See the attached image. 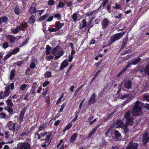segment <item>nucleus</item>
I'll use <instances>...</instances> for the list:
<instances>
[{"mask_svg": "<svg viewBox=\"0 0 149 149\" xmlns=\"http://www.w3.org/2000/svg\"><path fill=\"white\" fill-rule=\"evenodd\" d=\"M142 103L137 100L134 106L132 111H128L125 113V117L127 120L126 123L128 125H132L134 124V118L133 117L141 115L142 112L141 111Z\"/></svg>", "mask_w": 149, "mask_h": 149, "instance_id": "1", "label": "nucleus"}, {"mask_svg": "<svg viewBox=\"0 0 149 149\" xmlns=\"http://www.w3.org/2000/svg\"><path fill=\"white\" fill-rule=\"evenodd\" d=\"M54 134L55 133L54 131L48 132V134L46 136L44 142H43L42 144H41L42 147L45 148L49 146Z\"/></svg>", "mask_w": 149, "mask_h": 149, "instance_id": "2", "label": "nucleus"}, {"mask_svg": "<svg viewBox=\"0 0 149 149\" xmlns=\"http://www.w3.org/2000/svg\"><path fill=\"white\" fill-rule=\"evenodd\" d=\"M125 32H123L122 33H118L115 34L113 36L111 37V43H109V45L111 43L117 40H118L121 38L125 34Z\"/></svg>", "mask_w": 149, "mask_h": 149, "instance_id": "3", "label": "nucleus"}, {"mask_svg": "<svg viewBox=\"0 0 149 149\" xmlns=\"http://www.w3.org/2000/svg\"><path fill=\"white\" fill-rule=\"evenodd\" d=\"M10 94V90L9 87L5 88V91L3 92L1 91L0 93V99H2L8 96Z\"/></svg>", "mask_w": 149, "mask_h": 149, "instance_id": "4", "label": "nucleus"}, {"mask_svg": "<svg viewBox=\"0 0 149 149\" xmlns=\"http://www.w3.org/2000/svg\"><path fill=\"white\" fill-rule=\"evenodd\" d=\"M19 149H30V144L27 142L19 143L18 145Z\"/></svg>", "mask_w": 149, "mask_h": 149, "instance_id": "5", "label": "nucleus"}, {"mask_svg": "<svg viewBox=\"0 0 149 149\" xmlns=\"http://www.w3.org/2000/svg\"><path fill=\"white\" fill-rule=\"evenodd\" d=\"M16 123H13L12 121L8 122L7 125V126L9 130H12L14 132L15 130Z\"/></svg>", "mask_w": 149, "mask_h": 149, "instance_id": "6", "label": "nucleus"}, {"mask_svg": "<svg viewBox=\"0 0 149 149\" xmlns=\"http://www.w3.org/2000/svg\"><path fill=\"white\" fill-rule=\"evenodd\" d=\"M138 144L137 143H130L126 149H137Z\"/></svg>", "mask_w": 149, "mask_h": 149, "instance_id": "7", "label": "nucleus"}, {"mask_svg": "<svg viewBox=\"0 0 149 149\" xmlns=\"http://www.w3.org/2000/svg\"><path fill=\"white\" fill-rule=\"evenodd\" d=\"M109 22L107 18L104 19L102 22V27L103 29H106L109 26Z\"/></svg>", "mask_w": 149, "mask_h": 149, "instance_id": "8", "label": "nucleus"}, {"mask_svg": "<svg viewBox=\"0 0 149 149\" xmlns=\"http://www.w3.org/2000/svg\"><path fill=\"white\" fill-rule=\"evenodd\" d=\"M6 38L9 40V42L10 43H13L15 41L16 38L12 35H8L6 36Z\"/></svg>", "mask_w": 149, "mask_h": 149, "instance_id": "9", "label": "nucleus"}, {"mask_svg": "<svg viewBox=\"0 0 149 149\" xmlns=\"http://www.w3.org/2000/svg\"><path fill=\"white\" fill-rule=\"evenodd\" d=\"M148 133L146 132L143 135V142L145 144H146L148 141L149 136H148Z\"/></svg>", "mask_w": 149, "mask_h": 149, "instance_id": "10", "label": "nucleus"}, {"mask_svg": "<svg viewBox=\"0 0 149 149\" xmlns=\"http://www.w3.org/2000/svg\"><path fill=\"white\" fill-rule=\"evenodd\" d=\"M116 127H119L121 128H123L125 126V124H124L121 121V120H118L116 123Z\"/></svg>", "mask_w": 149, "mask_h": 149, "instance_id": "11", "label": "nucleus"}, {"mask_svg": "<svg viewBox=\"0 0 149 149\" xmlns=\"http://www.w3.org/2000/svg\"><path fill=\"white\" fill-rule=\"evenodd\" d=\"M96 95L95 93H93L90 97V99L88 100V103L90 104H93L95 101Z\"/></svg>", "mask_w": 149, "mask_h": 149, "instance_id": "12", "label": "nucleus"}, {"mask_svg": "<svg viewBox=\"0 0 149 149\" xmlns=\"http://www.w3.org/2000/svg\"><path fill=\"white\" fill-rule=\"evenodd\" d=\"M25 111V109H22L21 112L20 113V116L19 117V122L20 123L22 122L23 120Z\"/></svg>", "mask_w": 149, "mask_h": 149, "instance_id": "13", "label": "nucleus"}, {"mask_svg": "<svg viewBox=\"0 0 149 149\" xmlns=\"http://www.w3.org/2000/svg\"><path fill=\"white\" fill-rule=\"evenodd\" d=\"M124 87L127 89H129L132 87V82L130 81H126L125 82Z\"/></svg>", "mask_w": 149, "mask_h": 149, "instance_id": "14", "label": "nucleus"}, {"mask_svg": "<svg viewBox=\"0 0 149 149\" xmlns=\"http://www.w3.org/2000/svg\"><path fill=\"white\" fill-rule=\"evenodd\" d=\"M64 53V52L63 50L58 51L57 54L55 55L54 57V59H57L60 58L61 56L63 55Z\"/></svg>", "mask_w": 149, "mask_h": 149, "instance_id": "15", "label": "nucleus"}, {"mask_svg": "<svg viewBox=\"0 0 149 149\" xmlns=\"http://www.w3.org/2000/svg\"><path fill=\"white\" fill-rule=\"evenodd\" d=\"M63 23H61L60 22L57 21L56 22L55 27L58 30H59L64 25Z\"/></svg>", "mask_w": 149, "mask_h": 149, "instance_id": "16", "label": "nucleus"}, {"mask_svg": "<svg viewBox=\"0 0 149 149\" xmlns=\"http://www.w3.org/2000/svg\"><path fill=\"white\" fill-rule=\"evenodd\" d=\"M69 63L66 60H64L61 64V67H60L59 70L60 71L64 69L65 67L67 66Z\"/></svg>", "mask_w": 149, "mask_h": 149, "instance_id": "17", "label": "nucleus"}, {"mask_svg": "<svg viewBox=\"0 0 149 149\" xmlns=\"http://www.w3.org/2000/svg\"><path fill=\"white\" fill-rule=\"evenodd\" d=\"M115 135L117 140H118L121 138V136L120 132L117 130L114 131Z\"/></svg>", "mask_w": 149, "mask_h": 149, "instance_id": "18", "label": "nucleus"}, {"mask_svg": "<svg viewBox=\"0 0 149 149\" xmlns=\"http://www.w3.org/2000/svg\"><path fill=\"white\" fill-rule=\"evenodd\" d=\"M47 123H44L42 125H40L38 128V131L43 130L47 128Z\"/></svg>", "mask_w": 149, "mask_h": 149, "instance_id": "19", "label": "nucleus"}, {"mask_svg": "<svg viewBox=\"0 0 149 149\" xmlns=\"http://www.w3.org/2000/svg\"><path fill=\"white\" fill-rule=\"evenodd\" d=\"M77 134V133L74 134L71 137V138L69 139V141L71 143H73L76 140Z\"/></svg>", "mask_w": 149, "mask_h": 149, "instance_id": "20", "label": "nucleus"}, {"mask_svg": "<svg viewBox=\"0 0 149 149\" xmlns=\"http://www.w3.org/2000/svg\"><path fill=\"white\" fill-rule=\"evenodd\" d=\"M27 25V23L24 22V24H21L19 26H18L19 30L23 31L25 28H26Z\"/></svg>", "mask_w": 149, "mask_h": 149, "instance_id": "21", "label": "nucleus"}, {"mask_svg": "<svg viewBox=\"0 0 149 149\" xmlns=\"http://www.w3.org/2000/svg\"><path fill=\"white\" fill-rule=\"evenodd\" d=\"M59 47L57 46L52 50L51 52L52 54L54 55L55 56L57 54V53L59 50Z\"/></svg>", "mask_w": 149, "mask_h": 149, "instance_id": "22", "label": "nucleus"}, {"mask_svg": "<svg viewBox=\"0 0 149 149\" xmlns=\"http://www.w3.org/2000/svg\"><path fill=\"white\" fill-rule=\"evenodd\" d=\"M130 66L131 63H130L129 64H128L127 66H126V67L123 70L121 71L118 73L117 75V77H120L122 74L126 70L127 68L130 67Z\"/></svg>", "mask_w": 149, "mask_h": 149, "instance_id": "23", "label": "nucleus"}, {"mask_svg": "<svg viewBox=\"0 0 149 149\" xmlns=\"http://www.w3.org/2000/svg\"><path fill=\"white\" fill-rule=\"evenodd\" d=\"M141 60V59L139 57L136 59H133V60H132L131 62L130 63H131V64H132V65H136ZM129 63H130L129 64Z\"/></svg>", "mask_w": 149, "mask_h": 149, "instance_id": "24", "label": "nucleus"}, {"mask_svg": "<svg viewBox=\"0 0 149 149\" xmlns=\"http://www.w3.org/2000/svg\"><path fill=\"white\" fill-rule=\"evenodd\" d=\"M145 75H147L149 77V65H147L143 71Z\"/></svg>", "mask_w": 149, "mask_h": 149, "instance_id": "25", "label": "nucleus"}, {"mask_svg": "<svg viewBox=\"0 0 149 149\" xmlns=\"http://www.w3.org/2000/svg\"><path fill=\"white\" fill-rule=\"evenodd\" d=\"M8 20L7 17L4 16L0 17V24H1L3 22L5 23Z\"/></svg>", "mask_w": 149, "mask_h": 149, "instance_id": "26", "label": "nucleus"}, {"mask_svg": "<svg viewBox=\"0 0 149 149\" xmlns=\"http://www.w3.org/2000/svg\"><path fill=\"white\" fill-rule=\"evenodd\" d=\"M8 20L7 17L4 16L0 17V24H1L3 22L5 23Z\"/></svg>", "mask_w": 149, "mask_h": 149, "instance_id": "27", "label": "nucleus"}, {"mask_svg": "<svg viewBox=\"0 0 149 149\" xmlns=\"http://www.w3.org/2000/svg\"><path fill=\"white\" fill-rule=\"evenodd\" d=\"M35 21V17L34 15H32L30 17L29 22L30 23H33Z\"/></svg>", "mask_w": 149, "mask_h": 149, "instance_id": "28", "label": "nucleus"}, {"mask_svg": "<svg viewBox=\"0 0 149 149\" xmlns=\"http://www.w3.org/2000/svg\"><path fill=\"white\" fill-rule=\"evenodd\" d=\"M127 37L125 38H124L123 39V44L121 47V49H123L125 47V46L126 44V43L127 41Z\"/></svg>", "mask_w": 149, "mask_h": 149, "instance_id": "29", "label": "nucleus"}, {"mask_svg": "<svg viewBox=\"0 0 149 149\" xmlns=\"http://www.w3.org/2000/svg\"><path fill=\"white\" fill-rule=\"evenodd\" d=\"M15 72V71L14 69H12L10 72V78L12 80L14 77Z\"/></svg>", "mask_w": 149, "mask_h": 149, "instance_id": "30", "label": "nucleus"}, {"mask_svg": "<svg viewBox=\"0 0 149 149\" xmlns=\"http://www.w3.org/2000/svg\"><path fill=\"white\" fill-rule=\"evenodd\" d=\"M78 14V13L76 12L73 14L71 16L72 18L73 21L74 22H75L77 20V15Z\"/></svg>", "mask_w": 149, "mask_h": 149, "instance_id": "31", "label": "nucleus"}, {"mask_svg": "<svg viewBox=\"0 0 149 149\" xmlns=\"http://www.w3.org/2000/svg\"><path fill=\"white\" fill-rule=\"evenodd\" d=\"M5 109H6L9 113V114L11 115L13 114V110L12 108H10V107H7L5 108Z\"/></svg>", "mask_w": 149, "mask_h": 149, "instance_id": "32", "label": "nucleus"}, {"mask_svg": "<svg viewBox=\"0 0 149 149\" xmlns=\"http://www.w3.org/2000/svg\"><path fill=\"white\" fill-rule=\"evenodd\" d=\"M46 49V51L45 52V53L47 55H48L50 53L51 48L49 45H48L47 46Z\"/></svg>", "mask_w": 149, "mask_h": 149, "instance_id": "33", "label": "nucleus"}, {"mask_svg": "<svg viewBox=\"0 0 149 149\" xmlns=\"http://www.w3.org/2000/svg\"><path fill=\"white\" fill-rule=\"evenodd\" d=\"M29 11L31 13H33L34 12H36V9L35 7L34 6H31V7L30 8Z\"/></svg>", "mask_w": 149, "mask_h": 149, "instance_id": "34", "label": "nucleus"}, {"mask_svg": "<svg viewBox=\"0 0 149 149\" xmlns=\"http://www.w3.org/2000/svg\"><path fill=\"white\" fill-rule=\"evenodd\" d=\"M49 15V14L47 13L45 15L43 16L42 17H41L39 18V20L40 21H42V20H45L46 19V18L48 17Z\"/></svg>", "mask_w": 149, "mask_h": 149, "instance_id": "35", "label": "nucleus"}, {"mask_svg": "<svg viewBox=\"0 0 149 149\" xmlns=\"http://www.w3.org/2000/svg\"><path fill=\"white\" fill-rule=\"evenodd\" d=\"M129 125H128V124H126L125 123V126L123 128V129H124V132L125 134H127L128 133V131H129V129L127 128V126Z\"/></svg>", "mask_w": 149, "mask_h": 149, "instance_id": "36", "label": "nucleus"}, {"mask_svg": "<svg viewBox=\"0 0 149 149\" xmlns=\"http://www.w3.org/2000/svg\"><path fill=\"white\" fill-rule=\"evenodd\" d=\"M19 30L18 28V26H17L15 29H13L12 32L13 33L16 34L19 31Z\"/></svg>", "mask_w": 149, "mask_h": 149, "instance_id": "37", "label": "nucleus"}, {"mask_svg": "<svg viewBox=\"0 0 149 149\" xmlns=\"http://www.w3.org/2000/svg\"><path fill=\"white\" fill-rule=\"evenodd\" d=\"M12 55V53L10 52L8 53L6 56L3 58V59L4 61L7 60L8 58L10 56Z\"/></svg>", "mask_w": 149, "mask_h": 149, "instance_id": "38", "label": "nucleus"}, {"mask_svg": "<svg viewBox=\"0 0 149 149\" xmlns=\"http://www.w3.org/2000/svg\"><path fill=\"white\" fill-rule=\"evenodd\" d=\"M6 102L7 103V104L10 107H12L13 105V104L11 100L9 99L8 100L6 101Z\"/></svg>", "mask_w": 149, "mask_h": 149, "instance_id": "39", "label": "nucleus"}, {"mask_svg": "<svg viewBox=\"0 0 149 149\" xmlns=\"http://www.w3.org/2000/svg\"><path fill=\"white\" fill-rule=\"evenodd\" d=\"M14 12L15 14L17 15H18L20 12V10L19 8H16L14 9Z\"/></svg>", "mask_w": 149, "mask_h": 149, "instance_id": "40", "label": "nucleus"}, {"mask_svg": "<svg viewBox=\"0 0 149 149\" xmlns=\"http://www.w3.org/2000/svg\"><path fill=\"white\" fill-rule=\"evenodd\" d=\"M108 0H105L102 3L101 5L100 6V7L99 8H101L102 6L103 7H104L106 5V4L108 2Z\"/></svg>", "mask_w": 149, "mask_h": 149, "instance_id": "41", "label": "nucleus"}, {"mask_svg": "<svg viewBox=\"0 0 149 149\" xmlns=\"http://www.w3.org/2000/svg\"><path fill=\"white\" fill-rule=\"evenodd\" d=\"M27 85L26 84H23V85H22L20 87V89L21 91H24Z\"/></svg>", "mask_w": 149, "mask_h": 149, "instance_id": "42", "label": "nucleus"}, {"mask_svg": "<svg viewBox=\"0 0 149 149\" xmlns=\"http://www.w3.org/2000/svg\"><path fill=\"white\" fill-rule=\"evenodd\" d=\"M6 87H9V89L10 90V88L11 90H13L14 87V85L13 83H11L10 84H9Z\"/></svg>", "mask_w": 149, "mask_h": 149, "instance_id": "43", "label": "nucleus"}, {"mask_svg": "<svg viewBox=\"0 0 149 149\" xmlns=\"http://www.w3.org/2000/svg\"><path fill=\"white\" fill-rule=\"evenodd\" d=\"M19 51V49L18 48H17L13 50V51L11 52H10L11 53H12V54H15L17 53V52H18Z\"/></svg>", "mask_w": 149, "mask_h": 149, "instance_id": "44", "label": "nucleus"}, {"mask_svg": "<svg viewBox=\"0 0 149 149\" xmlns=\"http://www.w3.org/2000/svg\"><path fill=\"white\" fill-rule=\"evenodd\" d=\"M54 16L55 18H57L58 20H60L61 19V15L59 14H56L54 15Z\"/></svg>", "mask_w": 149, "mask_h": 149, "instance_id": "45", "label": "nucleus"}, {"mask_svg": "<svg viewBox=\"0 0 149 149\" xmlns=\"http://www.w3.org/2000/svg\"><path fill=\"white\" fill-rule=\"evenodd\" d=\"M111 130V129L110 128H109L106 131L105 134L106 136H109V134Z\"/></svg>", "mask_w": 149, "mask_h": 149, "instance_id": "46", "label": "nucleus"}, {"mask_svg": "<svg viewBox=\"0 0 149 149\" xmlns=\"http://www.w3.org/2000/svg\"><path fill=\"white\" fill-rule=\"evenodd\" d=\"M0 117L2 118H5L6 117V114L2 112L0 114Z\"/></svg>", "mask_w": 149, "mask_h": 149, "instance_id": "47", "label": "nucleus"}, {"mask_svg": "<svg viewBox=\"0 0 149 149\" xmlns=\"http://www.w3.org/2000/svg\"><path fill=\"white\" fill-rule=\"evenodd\" d=\"M58 29L56 27L55 28H49L48 29V30L50 32H55Z\"/></svg>", "mask_w": 149, "mask_h": 149, "instance_id": "48", "label": "nucleus"}, {"mask_svg": "<svg viewBox=\"0 0 149 149\" xmlns=\"http://www.w3.org/2000/svg\"><path fill=\"white\" fill-rule=\"evenodd\" d=\"M8 44L7 42H5L3 43V47L5 49H6L8 47Z\"/></svg>", "mask_w": 149, "mask_h": 149, "instance_id": "49", "label": "nucleus"}, {"mask_svg": "<svg viewBox=\"0 0 149 149\" xmlns=\"http://www.w3.org/2000/svg\"><path fill=\"white\" fill-rule=\"evenodd\" d=\"M51 76V73L49 72H47L45 74V77H49Z\"/></svg>", "mask_w": 149, "mask_h": 149, "instance_id": "50", "label": "nucleus"}, {"mask_svg": "<svg viewBox=\"0 0 149 149\" xmlns=\"http://www.w3.org/2000/svg\"><path fill=\"white\" fill-rule=\"evenodd\" d=\"M45 100L46 103H47L48 104H49L50 103V101L49 97V96L47 97L46 98Z\"/></svg>", "mask_w": 149, "mask_h": 149, "instance_id": "51", "label": "nucleus"}, {"mask_svg": "<svg viewBox=\"0 0 149 149\" xmlns=\"http://www.w3.org/2000/svg\"><path fill=\"white\" fill-rule=\"evenodd\" d=\"M5 135L6 136V139L9 138L10 135L9 132L8 131H6L5 133Z\"/></svg>", "mask_w": 149, "mask_h": 149, "instance_id": "52", "label": "nucleus"}, {"mask_svg": "<svg viewBox=\"0 0 149 149\" xmlns=\"http://www.w3.org/2000/svg\"><path fill=\"white\" fill-rule=\"evenodd\" d=\"M129 94H125L121 96V97H120V99H123L124 98H126L129 97Z\"/></svg>", "mask_w": 149, "mask_h": 149, "instance_id": "53", "label": "nucleus"}, {"mask_svg": "<svg viewBox=\"0 0 149 149\" xmlns=\"http://www.w3.org/2000/svg\"><path fill=\"white\" fill-rule=\"evenodd\" d=\"M54 4V1L53 0H49L48 2V4L50 5H52Z\"/></svg>", "mask_w": 149, "mask_h": 149, "instance_id": "54", "label": "nucleus"}, {"mask_svg": "<svg viewBox=\"0 0 149 149\" xmlns=\"http://www.w3.org/2000/svg\"><path fill=\"white\" fill-rule=\"evenodd\" d=\"M64 6L63 3L62 2H60L58 6L60 8H62Z\"/></svg>", "mask_w": 149, "mask_h": 149, "instance_id": "55", "label": "nucleus"}, {"mask_svg": "<svg viewBox=\"0 0 149 149\" xmlns=\"http://www.w3.org/2000/svg\"><path fill=\"white\" fill-rule=\"evenodd\" d=\"M94 12L93 11H91V12L87 13L86 14V15L87 16H92L94 13Z\"/></svg>", "mask_w": 149, "mask_h": 149, "instance_id": "56", "label": "nucleus"}, {"mask_svg": "<svg viewBox=\"0 0 149 149\" xmlns=\"http://www.w3.org/2000/svg\"><path fill=\"white\" fill-rule=\"evenodd\" d=\"M121 6L118 4L117 3L116 4L115 7L113 6V7L116 9H118L120 8Z\"/></svg>", "mask_w": 149, "mask_h": 149, "instance_id": "57", "label": "nucleus"}, {"mask_svg": "<svg viewBox=\"0 0 149 149\" xmlns=\"http://www.w3.org/2000/svg\"><path fill=\"white\" fill-rule=\"evenodd\" d=\"M130 101V99H128L126 101L124 102L122 104V105L123 106H124L125 104L127 103L128 102H129Z\"/></svg>", "mask_w": 149, "mask_h": 149, "instance_id": "58", "label": "nucleus"}, {"mask_svg": "<svg viewBox=\"0 0 149 149\" xmlns=\"http://www.w3.org/2000/svg\"><path fill=\"white\" fill-rule=\"evenodd\" d=\"M35 64L33 62L31 63L30 65V68H35Z\"/></svg>", "mask_w": 149, "mask_h": 149, "instance_id": "59", "label": "nucleus"}, {"mask_svg": "<svg viewBox=\"0 0 149 149\" xmlns=\"http://www.w3.org/2000/svg\"><path fill=\"white\" fill-rule=\"evenodd\" d=\"M144 100H146V101H149V96L145 95L143 97Z\"/></svg>", "mask_w": 149, "mask_h": 149, "instance_id": "60", "label": "nucleus"}, {"mask_svg": "<svg viewBox=\"0 0 149 149\" xmlns=\"http://www.w3.org/2000/svg\"><path fill=\"white\" fill-rule=\"evenodd\" d=\"M97 127H96L94 128L92 130V131L91 132V133L93 135L95 133V132L97 129Z\"/></svg>", "mask_w": 149, "mask_h": 149, "instance_id": "61", "label": "nucleus"}, {"mask_svg": "<svg viewBox=\"0 0 149 149\" xmlns=\"http://www.w3.org/2000/svg\"><path fill=\"white\" fill-rule=\"evenodd\" d=\"M82 21L83 22V27L84 28L86 25V22L85 19H83Z\"/></svg>", "mask_w": 149, "mask_h": 149, "instance_id": "62", "label": "nucleus"}, {"mask_svg": "<svg viewBox=\"0 0 149 149\" xmlns=\"http://www.w3.org/2000/svg\"><path fill=\"white\" fill-rule=\"evenodd\" d=\"M49 81H47L45 82L43 85V87H46L47 85H49Z\"/></svg>", "mask_w": 149, "mask_h": 149, "instance_id": "63", "label": "nucleus"}, {"mask_svg": "<svg viewBox=\"0 0 149 149\" xmlns=\"http://www.w3.org/2000/svg\"><path fill=\"white\" fill-rule=\"evenodd\" d=\"M54 56H49L47 57V61H49L51 59H52L53 58Z\"/></svg>", "mask_w": 149, "mask_h": 149, "instance_id": "64", "label": "nucleus"}]
</instances>
